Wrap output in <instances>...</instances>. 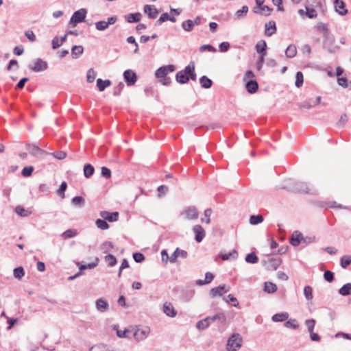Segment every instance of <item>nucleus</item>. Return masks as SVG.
<instances>
[{
  "instance_id": "nucleus-28",
  "label": "nucleus",
  "mask_w": 351,
  "mask_h": 351,
  "mask_svg": "<svg viewBox=\"0 0 351 351\" xmlns=\"http://www.w3.org/2000/svg\"><path fill=\"white\" fill-rule=\"evenodd\" d=\"M289 317V314L287 312H282L279 313L274 314L271 319L274 322H284L287 320Z\"/></svg>"
},
{
  "instance_id": "nucleus-17",
  "label": "nucleus",
  "mask_w": 351,
  "mask_h": 351,
  "mask_svg": "<svg viewBox=\"0 0 351 351\" xmlns=\"http://www.w3.org/2000/svg\"><path fill=\"white\" fill-rule=\"evenodd\" d=\"M163 312L169 317H174L177 315V311L171 302H166L163 305Z\"/></svg>"
},
{
  "instance_id": "nucleus-19",
  "label": "nucleus",
  "mask_w": 351,
  "mask_h": 351,
  "mask_svg": "<svg viewBox=\"0 0 351 351\" xmlns=\"http://www.w3.org/2000/svg\"><path fill=\"white\" fill-rule=\"evenodd\" d=\"M245 87L249 93L254 94L258 89V84L256 80H250L246 83Z\"/></svg>"
},
{
  "instance_id": "nucleus-23",
  "label": "nucleus",
  "mask_w": 351,
  "mask_h": 351,
  "mask_svg": "<svg viewBox=\"0 0 351 351\" xmlns=\"http://www.w3.org/2000/svg\"><path fill=\"white\" fill-rule=\"evenodd\" d=\"M195 294L193 289L183 290L181 294V300L184 302H189L191 300Z\"/></svg>"
},
{
  "instance_id": "nucleus-58",
  "label": "nucleus",
  "mask_w": 351,
  "mask_h": 351,
  "mask_svg": "<svg viewBox=\"0 0 351 351\" xmlns=\"http://www.w3.org/2000/svg\"><path fill=\"white\" fill-rule=\"evenodd\" d=\"M305 325L308 328V332L313 331L315 326V320L314 319H309L305 321Z\"/></svg>"
},
{
  "instance_id": "nucleus-31",
  "label": "nucleus",
  "mask_w": 351,
  "mask_h": 351,
  "mask_svg": "<svg viewBox=\"0 0 351 351\" xmlns=\"http://www.w3.org/2000/svg\"><path fill=\"white\" fill-rule=\"evenodd\" d=\"M84 52V48L82 45H74L71 48V55L73 58H78Z\"/></svg>"
},
{
  "instance_id": "nucleus-15",
  "label": "nucleus",
  "mask_w": 351,
  "mask_h": 351,
  "mask_svg": "<svg viewBox=\"0 0 351 351\" xmlns=\"http://www.w3.org/2000/svg\"><path fill=\"white\" fill-rule=\"evenodd\" d=\"M334 6L336 12L340 15L343 16L347 14L348 10L346 8V3L341 0H335Z\"/></svg>"
},
{
  "instance_id": "nucleus-35",
  "label": "nucleus",
  "mask_w": 351,
  "mask_h": 351,
  "mask_svg": "<svg viewBox=\"0 0 351 351\" xmlns=\"http://www.w3.org/2000/svg\"><path fill=\"white\" fill-rule=\"evenodd\" d=\"M83 170H84V175L86 178H90L95 172V168L90 164H86L84 166Z\"/></svg>"
},
{
  "instance_id": "nucleus-22",
  "label": "nucleus",
  "mask_w": 351,
  "mask_h": 351,
  "mask_svg": "<svg viewBox=\"0 0 351 351\" xmlns=\"http://www.w3.org/2000/svg\"><path fill=\"white\" fill-rule=\"evenodd\" d=\"M114 329L117 330V335L119 338H132V329H125L121 330L118 329V326L114 325Z\"/></svg>"
},
{
  "instance_id": "nucleus-55",
  "label": "nucleus",
  "mask_w": 351,
  "mask_h": 351,
  "mask_svg": "<svg viewBox=\"0 0 351 351\" xmlns=\"http://www.w3.org/2000/svg\"><path fill=\"white\" fill-rule=\"evenodd\" d=\"M67 188V184L66 182H62L59 187V189L57 190V193L61 196L62 198L64 197V192L66 190Z\"/></svg>"
},
{
  "instance_id": "nucleus-44",
  "label": "nucleus",
  "mask_w": 351,
  "mask_h": 351,
  "mask_svg": "<svg viewBox=\"0 0 351 351\" xmlns=\"http://www.w3.org/2000/svg\"><path fill=\"white\" fill-rule=\"evenodd\" d=\"M77 234V231L75 229H69L66 231H64L62 234V237L64 239H70L72 237H75Z\"/></svg>"
},
{
  "instance_id": "nucleus-33",
  "label": "nucleus",
  "mask_w": 351,
  "mask_h": 351,
  "mask_svg": "<svg viewBox=\"0 0 351 351\" xmlns=\"http://www.w3.org/2000/svg\"><path fill=\"white\" fill-rule=\"evenodd\" d=\"M248 10H249L248 6L243 5L240 10H238L235 12V14H234L235 19H241L244 18L247 15Z\"/></svg>"
},
{
  "instance_id": "nucleus-7",
  "label": "nucleus",
  "mask_w": 351,
  "mask_h": 351,
  "mask_svg": "<svg viewBox=\"0 0 351 351\" xmlns=\"http://www.w3.org/2000/svg\"><path fill=\"white\" fill-rule=\"evenodd\" d=\"M48 68V64L41 58H37L34 61V64L29 66V69L34 72H40L46 70Z\"/></svg>"
},
{
  "instance_id": "nucleus-48",
  "label": "nucleus",
  "mask_w": 351,
  "mask_h": 351,
  "mask_svg": "<svg viewBox=\"0 0 351 351\" xmlns=\"http://www.w3.org/2000/svg\"><path fill=\"white\" fill-rule=\"evenodd\" d=\"M304 82L303 73L301 71H298L295 74V85L297 88H300L302 86Z\"/></svg>"
},
{
  "instance_id": "nucleus-26",
  "label": "nucleus",
  "mask_w": 351,
  "mask_h": 351,
  "mask_svg": "<svg viewBox=\"0 0 351 351\" xmlns=\"http://www.w3.org/2000/svg\"><path fill=\"white\" fill-rule=\"evenodd\" d=\"M141 14L139 12L130 13L125 16V19L128 23H138L141 20Z\"/></svg>"
},
{
  "instance_id": "nucleus-56",
  "label": "nucleus",
  "mask_w": 351,
  "mask_h": 351,
  "mask_svg": "<svg viewBox=\"0 0 351 351\" xmlns=\"http://www.w3.org/2000/svg\"><path fill=\"white\" fill-rule=\"evenodd\" d=\"M324 278L328 282H331L334 280V273L330 270H326L324 273Z\"/></svg>"
},
{
  "instance_id": "nucleus-57",
  "label": "nucleus",
  "mask_w": 351,
  "mask_h": 351,
  "mask_svg": "<svg viewBox=\"0 0 351 351\" xmlns=\"http://www.w3.org/2000/svg\"><path fill=\"white\" fill-rule=\"evenodd\" d=\"M95 27L99 31H104L108 26L105 21H99L95 23Z\"/></svg>"
},
{
  "instance_id": "nucleus-36",
  "label": "nucleus",
  "mask_w": 351,
  "mask_h": 351,
  "mask_svg": "<svg viewBox=\"0 0 351 351\" xmlns=\"http://www.w3.org/2000/svg\"><path fill=\"white\" fill-rule=\"evenodd\" d=\"M263 290L268 293H273L276 291L277 286L271 282H265Z\"/></svg>"
},
{
  "instance_id": "nucleus-10",
  "label": "nucleus",
  "mask_w": 351,
  "mask_h": 351,
  "mask_svg": "<svg viewBox=\"0 0 351 351\" xmlns=\"http://www.w3.org/2000/svg\"><path fill=\"white\" fill-rule=\"evenodd\" d=\"M282 263L280 258H271L264 261V265L268 270H276Z\"/></svg>"
},
{
  "instance_id": "nucleus-45",
  "label": "nucleus",
  "mask_w": 351,
  "mask_h": 351,
  "mask_svg": "<svg viewBox=\"0 0 351 351\" xmlns=\"http://www.w3.org/2000/svg\"><path fill=\"white\" fill-rule=\"evenodd\" d=\"M15 212L21 217H28L31 214V211L25 209L21 206H17L15 208Z\"/></svg>"
},
{
  "instance_id": "nucleus-64",
  "label": "nucleus",
  "mask_w": 351,
  "mask_h": 351,
  "mask_svg": "<svg viewBox=\"0 0 351 351\" xmlns=\"http://www.w3.org/2000/svg\"><path fill=\"white\" fill-rule=\"evenodd\" d=\"M216 321L221 324H223L226 322V316L224 313L219 312L215 315Z\"/></svg>"
},
{
  "instance_id": "nucleus-59",
  "label": "nucleus",
  "mask_w": 351,
  "mask_h": 351,
  "mask_svg": "<svg viewBox=\"0 0 351 351\" xmlns=\"http://www.w3.org/2000/svg\"><path fill=\"white\" fill-rule=\"evenodd\" d=\"M33 171L34 167L32 166L25 167L21 171V174L24 177H29L32 174Z\"/></svg>"
},
{
  "instance_id": "nucleus-54",
  "label": "nucleus",
  "mask_w": 351,
  "mask_h": 351,
  "mask_svg": "<svg viewBox=\"0 0 351 351\" xmlns=\"http://www.w3.org/2000/svg\"><path fill=\"white\" fill-rule=\"evenodd\" d=\"M305 15L309 19H315L317 17V14L314 8H310L306 6Z\"/></svg>"
},
{
  "instance_id": "nucleus-6",
  "label": "nucleus",
  "mask_w": 351,
  "mask_h": 351,
  "mask_svg": "<svg viewBox=\"0 0 351 351\" xmlns=\"http://www.w3.org/2000/svg\"><path fill=\"white\" fill-rule=\"evenodd\" d=\"M149 333V329H141L135 327L132 328V337H134L137 341L145 339Z\"/></svg>"
},
{
  "instance_id": "nucleus-42",
  "label": "nucleus",
  "mask_w": 351,
  "mask_h": 351,
  "mask_svg": "<svg viewBox=\"0 0 351 351\" xmlns=\"http://www.w3.org/2000/svg\"><path fill=\"white\" fill-rule=\"evenodd\" d=\"M113 244L110 241H105L102 243L100 247L101 252L104 254H107L113 248Z\"/></svg>"
},
{
  "instance_id": "nucleus-62",
  "label": "nucleus",
  "mask_w": 351,
  "mask_h": 351,
  "mask_svg": "<svg viewBox=\"0 0 351 351\" xmlns=\"http://www.w3.org/2000/svg\"><path fill=\"white\" fill-rule=\"evenodd\" d=\"M95 76L96 75L93 71V69H88L86 75L87 82L88 83L93 82L95 79Z\"/></svg>"
},
{
  "instance_id": "nucleus-12",
  "label": "nucleus",
  "mask_w": 351,
  "mask_h": 351,
  "mask_svg": "<svg viewBox=\"0 0 351 351\" xmlns=\"http://www.w3.org/2000/svg\"><path fill=\"white\" fill-rule=\"evenodd\" d=\"M226 285H220L217 287L212 288L210 290V295L214 298L216 296H221L223 293H227L230 290V287L226 289Z\"/></svg>"
},
{
  "instance_id": "nucleus-30",
  "label": "nucleus",
  "mask_w": 351,
  "mask_h": 351,
  "mask_svg": "<svg viewBox=\"0 0 351 351\" xmlns=\"http://www.w3.org/2000/svg\"><path fill=\"white\" fill-rule=\"evenodd\" d=\"M187 67H189V71L188 72L189 80H192L195 81L197 80V74L195 71L194 62H190V63L187 65Z\"/></svg>"
},
{
  "instance_id": "nucleus-21",
  "label": "nucleus",
  "mask_w": 351,
  "mask_h": 351,
  "mask_svg": "<svg viewBox=\"0 0 351 351\" xmlns=\"http://www.w3.org/2000/svg\"><path fill=\"white\" fill-rule=\"evenodd\" d=\"M188 219H196L198 217V212L195 207L191 206L184 211Z\"/></svg>"
},
{
  "instance_id": "nucleus-29",
  "label": "nucleus",
  "mask_w": 351,
  "mask_h": 351,
  "mask_svg": "<svg viewBox=\"0 0 351 351\" xmlns=\"http://www.w3.org/2000/svg\"><path fill=\"white\" fill-rule=\"evenodd\" d=\"M199 84L204 88H210L213 85V81L207 76L203 75L199 79Z\"/></svg>"
},
{
  "instance_id": "nucleus-34",
  "label": "nucleus",
  "mask_w": 351,
  "mask_h": 351,
  "mask_svg": "<svg viewBox=\"0 0 351 351\" xmlns=\"http://www.w3.org/2000/svg\"><path fill=\"white\" fill-rule=\"evenodd\" d=\"M219 256L222 260L226 261L229 259H236L238 257V253L236 250H233L229 253L220 254Z\"/></svg>"
},
{
  "instance_id": "nucleus-16",
  "label": "nucleus",
  "mask_w": 351,
  "mask_h": 351,
  "mask_svg": "<svg viewBox=\"0 0 351 351\" xmlns=\"http://www.w3.org/2000/svg\"><path fill=\"white\" fill-rule=\"evenodd\" d=\"M265 34L267 36H271L277 30L276 23L274 21H269L268 23H265Z\"/></svg>"
},
{
  "instance_id": "nucleus-51",
  "label": "nucleus",
  "mask_w": 351,
  "mask_h": 351,
  "mask_svg": "<svg viewBox=\"0 0 351 351\" xmlns=\"http://www.w3.org/2000/svg\"><path fill=\"white\" fill-rule=\"evenodd\" d=\"M337 83L339 86L343 88H347L351 86V81H348L346 77H338Z\"/></svg>"
},
{
  "instance_id": "nucleus-3",
  "label": "nucleus",
  "mask_w": 351,
  "mask_h": 351,
  "mask_svg": "<svg viewBox=\"0 0 351 351\" xmlns=\"http://www.w3.org/2000/svg\"><path fill=\"white\" fill-rule=\"evenodd\" d=\"M242 337L239 333H233L228 339L227 350L236 351L242 346Z\"/></svg>"
},
{
  "instance_id": "nucleus-18",
  "label": "nucleus",
  "mask_w": 351,
  "mask_h": 351,
  "mask_svg": "<svg viewBox=\"0 0 351 351\" xmlns=\"http://www.w3.org/2000/svg\"><path fill=\"white\" fill-rule=\"evenodd\" d=\"M302 239L303 236L301 232L297 230L294 231L290 239V243L293 246H298L300 243L302 242Z\"/></svg>"
},
{
  "instance_id": "nucleus-14",
  "label": "nucleus",
  "mask_w": 351,
  "mask_h": 351,
  "mask_svg": "<svg viewBox=\"0 0 351 351\" xmlns=\"http://www.w3.org/2000/svg\"><path fill=\"white\" fill-rule=\"evenodd\" d=\"M100 216L102 218H104V219H106L110 222H113V221H117L118 220L119 213L117 211L110 213V212L104 210V211H101L100 213Z\"/></svg>"
},
{
  "instance_id": "nucleus-39",
  "label": "nucleus",
  "mask_w": 351,
  "mask_h": 351,
  "mask_svg": "<svg viewBox=\"0 0 351 351\" xmlns=\"http://www.w3.org/2000/svg\"><path fill=\"white\" fill-rule=\"evenodd\" d=\"M84 203L85 200L82 196H75L71 199V204L80 208L84 206Z\"/></svg>"
},
{
  "instance_id": "nucleus-41",
  "label": "nucleus",
  "mask_w": 351,
  "mask_h": 351,
  "mask_svg": "<svg viewBox=\"0 0 351 351\" xmlns=\"http://www.w3.org/2000/svg\"><path fill=\"white\" fill-rule=\"evenodd\" d=\"M245 260L248 263L255 264L258 263V258L254 252H251L246 255Z\"/></svg>"
},
{
  "instance_id": "nucleus-4",
  "label": "nucleus",
  "mask_w": 351,
  "mask_h": 351,
  "mask_svg": "<svg viewBox=\"0 0 351 351\" xmlns=\"http://www.w3.org/2000/svg\"><path fill=\"white\" fill-rule=\"evenodd\" d=\"M86 14L87 11L84 8L75 11L70 19V24H71L73 27H75L77 23L83 22L86 18Z\"/></svg>"
},
{
  "instance_id": "nucleus-5",
  "label": "nucleus",
  "mask_w": 351,
  "mask_h": 351,
  "mask_svg": "<svg viewBox=\"0 0 351 351\" xmlns=\"http://www.w3.org/2000/svg\"><path fill=\"white\" fill-rule=\"evenodd\" d=\"M176 67L173 64L162 66L156 71L155 75L157 78L160 80L162 78L166 77L169 73L174 71Z\"/></svg>"
},
{
  "instance_id": "nucleus-32",
  "label": "nucleus",
  "mask_w": 351,
  "mask_h": 351,
  "mask_svg": "<svg viewBox=\"0 0 351 351\" xmlns=\"http://www.w3.org/2000/svg\"><path fill=\"white\" fill-rule=\"evenodd\" d=\"M339 293L343 296H347L351 294V283L348 282L343 285L339 289Z\"/></svg>"
},
{
  "instance_id": "nucleus-53",
  "label": "nucleus",
  "mask_w": 351,
  "mask_h": 351,
  "mask_svg": "<svg viewBox=\"0 0 351 351\" xmlns=\"http://www.w3.org/2000/svg\"><path fill=\"white\" fill-rule=\"evenodd\" d=\"M304 294L307 300L313 299V289L311 286H306L304 288Z\"/></svg>"
},
{
  "instance_id": "nucleus-47",
  "label": "nucleus",
  "mask_w": 351,
  "mask_h": 351,
  "mask_svg": "<svg viewBox=\"0 0 351 351\" xmlns=\"http://www.w3.org/2000/svg\"><path fill=\"white\" fill-rule=\"evenodd\" d=\"M90 351H114L113 350H109L107 345L100 343L92 346Z\"/></svg>"
},
{
  "instance_id": "nucleus-37",
  "label": "nucleus",
  "mask_w": 351,
  "mask_h": 351,
  "mask_svg": "<svg viewBox=\"0 0 351 351\" xmlns=\"http://www.w3.org/2000/svg\"><path fill=\"white\" fill-rule=\"evenodd\" d=\"M297 53V49L294 45H290L285 50V54L287 58H293Z\"/></svg>"
},
{
  "instance_id": "nucleus-50",
  "label": "nucleus",
  "mask_w": 351,
  "mask_h": 351,
  "mask_svg": "<svg viewBox=\"0 0 351 351\" xmlns=\"http://www.w3.org/2000/svg\"><path fill=\"white\" fill-rule=\"evenodd\" d=\"M340 264L343 268H346L350 264H351V256L346 255L342 256L341 258Z\"/></svg>"
},
{
  "instance_id": "nucleus-60",
  "label": "nucleus",
  "mask_w": 351,
  "mask_h": 351,
  "mask_svg": "<svg viewBox=\"0 0 351 351\" xmlns=\"http://www.w3.org/2000/svg\"><path fill=\"white\" fill-rule=\"evenodd\" d=\"M208 326H209V324L207 322V321L206 320V319L199 320L196 324V327L199 330H204V329L207 328Z\"/></svg>"
},
{
  "instance_id": "nucleus-52",
  "label": "nucleus",
  "mask_w": 351,
  "mask_h": 351,
  "mask_svg": "<svg viewBox=\"0 0 351 351\" xmlns=\"http://www.w3.org/2000/svg\"><path fill=\"white\" fill-rule=\"evenodd\" d=\"M14 276L16 278L21 279L22 277L25 275V271L23 267H18L14 269L13 271Z\"/></svg>"
},
{
  "instance_id": "nucleus-2",
  "label": "nucleus",
  "mask_w": 351,
  "mask_h": 351,
  "mask_svg": "<svg viewBox=\"0 0 351 351\" xmlns=\"http://www.w3.org/2000/svg\"><path fill=\"white\" fill-rule=\"evenodd\" d=\"M335 37L331 33H327L324 37L323 47L330 53L337 52L339 47L335 44Z\"/></svg>"
},
{
  "instance_id": "nucleus-61",
  "label": "nucleus",
  "mask_w": 351,
  "mask_h": 351,
  "mask_svg": "<svg viewBox=\"0 0 351 351\" xmlns=\"http://www.w3.org/2000/svg\"><path fill=\"white\" fill-rule=\"evenodd\" d=\"M285 326L287 328H291L293 329H298L299 328V325L296 323V320L295 319H291L288 320V321H287L285 323Z\"/></svg>"
},
{
  "instance_id": "nucleus-8",
  "label": "nucleus",
  "mask_w": 351,
  "mask_h": 351,
  "mask_svg": "<svg viewBox=\"0 0 351 351\" xmlns=\"http://www.w3.org/2000/svg\"><path fill=\"white\" fill-rule=\"evenodd\" d=\"M123 77L128 86H132L137 81L136 73L131 69L125 70L123 72Z\"/></svg>"
},
{
  "instance_id": "nucleus-11",
  "label": "nucleus",
  "mask_w": 351,
  "mask_h": 351,
  "mask_svg": "<svg viewBox=\"0 0 351 351\" xmlns=\"http://www.w3.org/2000/svg\"><path fill=\"white\" fill-rule=\"evenodd\" d=\"M26 148L29 153L34 156H38L46 153L45 151L35 144L27 143Z\"/></svg>"
},
{
  "instance_id": "nucleus-25",
  "label": "nucleus",
  "mask_w": 351,
  "mask_h": 351,
  "mask_svg": "<svg viewBox=\"0 0 351 351\" xmlns=\"http://www.w3.org/2000/svg\"><path fill=\"white\" fill-rule=\"evenodd\" d=\"M108 303L102 298L97 299L96 301V308L101 312H105L108 309Z\"/></svg>"
},
{
  "instance_id": "nucleus-27",
  "label": "nucleus",
  "mask_w": 351,
  "mask_h": 351,
  "mask_svg": "<svg viewBox=\"0 0 351 351\" xmlns=\"http://www.w3.org/2000/svg\"><path fill=\"white\" fill-rule=\"evenodd\" d=\"M111 85L110 80H103L101 78L97 80V86L99 91H104L107 87Z\"/></svg>"
},
{
  "instance_id": "nucleus-46",
  "label": "nucleus",
  "mask_w": 351,
  "mask_h": 351,
  "mask_svg": "<svg viewBox=\"0 0 351 351\" xmlns=\"http://www.w3.org/2000/svg\"><path fill=\"white\" fill-rule=\"evenodd\" d=\"M182 27L186 32H191L194 27L192 20L188 19L183 21L182 23Z\"/></svg>"
},
{
  "instance_id": "nucleus-1",
  "label": "nucleus",
  "mask_w": 351,
  "mask_h": 351,
  "mask_svg": "<svg viewBox=\"0 0 351 351\" xmlns=\"http://www.w3.org/2000/svg\"><path fill=\"white\" fill-rule=\"evenodd\" d=\"M284 188L291 192L314 194L311 192L312 188L310 184L305 182L291 181L287 183Z\"/></svg>"
},
{
  "instance_id": "nucleus-63",
  "label": "nucleus",
  "mask_w": 351,
  "mask_h": 351,
  "mask_svg": "<svg viewBox=\"0 0 351 351\" xmlns=\"http://www.w3.org/2000/svg\"><path fill=\"white\" fill-rule=\"evenodd\" d=\"M132 256L134 260L138 263H142L145 258L144 254L141 252H134Z\"/></svg>"
},
{
  "instance_id": "nucleus-40",
  "label": "nucleus",
  "mask_w": 351,
  "mask_h": 351,
  "mask_svg": "<svg viewBox=\"0 0 351 351\" xmlns=\"http://www.w3.org/2000/svg\"><path fill=\"white\" fill-rule=\"evenodd\" d=\"M264 219L261 215H251L250 217V223L252 225H257L263 221Z\"/></svg>"
},
{
  "instance_id": "nucleus-20",
  "label": "nucleus",
  "mask_w": 351,
  "mask_h": 351,
  "mask_svg": "<svg viewBox=\"0 0 351 351\" xmlns=\"http://www.w3.org/2000/svg\"><path fill=\"white\" fill-rule=\"evenodd\" d=\"M144 12L147 14L150 19H156L158 14L157 9L152 8V5H145L144 6Z\"/></svg>"
},
{
  "instance_id": "nucleus-38",
  "label": "nucleus",
  "mask_w": 351,
  "mask_h": 351,
  "mask_svg": "<svg viewBox=\"0 0 351 351\" xmlns=\"http://www.w3.org/2000/svg\"><path fill=\"white\" fill-rule=\"evenodd\" d=\"M259 10L260 11L256 10V8H254V12L256 14H261L264 16H269L272 11V9L267 5H263Z\"/></svg>"
},
{
  "instance_id": "nucleus-13",
  "label": "nucleus",
  "mask_w": 351,
  "mask_h": 351,
  "mask_svg": "<svg viewBox=\"0 0 351 351\" xmlns=\"http://www.w3.org/2000/svg\"><path fill=\"white\" fill-rule=\"evenodd\" d=\"M193 231L195 234V241L197 243L202 242L206 235L204 228L200 225H195L193 228Z\"/></svg>"
},
{
  "instance_id": "nucleus-9",
  "label": "nucleus",
  "mask_w": 351,
  "mask_h": 351,
  "mask_svg": "<svg viewBox=\"0 0 351 351\" xmlns=\"http://www.w3.org/2000/svg\"><path fill=\"white\" fill-rule=\"evenodd\" d=\"M189 67L187 66L183 69L178 71L176 75V80L178 83L184 84L189 82L188 72Z\"/></svg>"
},
{
  "instance_id": "nucleus-24",
  "label": "nucleus",
  "mask_w": 351,
  "mask_h": 351,
  "mask_svg": "<svg viewBox=\"0 0 351 351\" xmlns=\"http://www.w3.org/2000/svg\"><path fill=\"white\" fill-rule=\"evenodd\" d=\"M256 50L258 53H260L261 56L266 55V49H267V43L265 40H261L258 41L256 46Z\"/></svg>"
},
{
  "instance_id": "nucleus-43",
  "label": "nucleus",
  "mask_w": 351,
  "mask_h": 351,
  "mask_svg": "<svg viewBox=\"0 0 351 351\" xmlns=\"http://www.w3.org/2000/svg\"><path fill=\"white\" fill-rule=\"evenodd\" d=\"M105 261L108 263L109 267H113L117 263L116 257L112 254H107L104 257Z\"/></svg>"
},
{
  "instance_id": "nucleus-49",
  "label": "nucleus",
  "mask_w": 351,
  "mask_h": 351,
  "mask_svg": "<svg viewBox=\"0 0 351 351\" xmlns=\"http://www.w3.org/2000/svg\"><path fill=\"white\" fill-rule=\"evenodd\" d=\"M95 224L97 226V228H100L101 230H107L109 228L108 223L106 222V220L103 218L101 219H97L95 221Z\"/></svg>"
}]
</instances>
